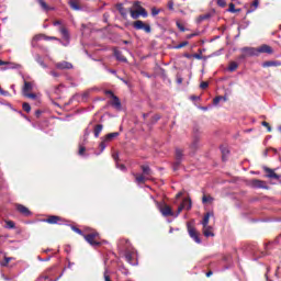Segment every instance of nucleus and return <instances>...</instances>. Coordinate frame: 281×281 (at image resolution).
I'll return each instance as SVG.
<instances>
[{
	"label": "nucleus",
	"instance_id": "nucleus-39",
	"mask_svg": "<svg viewBox=\"0 0 281 281\" xmlns=\"http://www.w3.org/2000/svg\"><path fill=\"white\" fill-rule=\"evenodd\" d=\"M228 12H240V10H236V7L234 5V3H231L229 4V8H228V10H227Z\"/></svg>",
	"mask_w": 281,
	"mask_h": 281
},
{
	"label": "nucleus",
	"instance_id": "nucleus-29",
	"mask_svg": "<svg viewBox=\"0 0 281 281\" xmlns=\"http://www.w3.org/2000/svg\"><path fill=\"white\" fill-rule=\"evenodd\" d=\"M278 65H280L278 61H266L262 64V67H278Z\"/></svg>",
	"mask_w": 281,
	"mask_h": 281
},
{
	"label": "nucleus",
	"instance_id": "nucleus-9",
	"mask_svg": "<svg viewBox=\"0 0 281 281\" xmlns=\"http://www.w3.org/2000/svg\"><path fill=\"white\" fill-rule=\"evenodd\" d=\"M265 172H267V178L268 179H280V176L273 171V169H270L268 167L263 168Z\"/></svg>",
	"mask_w": 281,
	"mask_h": 281
},
{
	"label": "nucleus",
	"instance_id": "nucleus-6",
	"mask_svg": "<svg viewBox=\"0 0 281 281\" xmlns=\"http://www.w3.org/2000/svg\"><path fill=\"white\" fill-rule=\"evenodd\" d=\"M244 56H258V48L244 47L241 48Z\"/></svg>",
	"mask_w": 281,
	"mask_h": 281
},
{
	"label": "nucleus",
	"instance_id": "nucleus-30",
	"mask_svg": "<svg viewBox=\"0 0 281 281\" xmlns=\"http://www.w3.org/2000/svg\"><path fill=\"white\" fill-rule=\"evenodd\" d=\"M102 133V125L99 124L94 127V137H100V134Z\"/></svg>",
	"mask_w": 281,
	"mask_h": 281
},
{
	"label": "nucleus",
	"instance_id": "nucleus-24",
	"mask_svg": "<svg viewBox=\"0 0 281 281\" xmlns=\"http://www.w3.org/2000/svg\"><path fill=\"white\" fill-rule=\"evenodd\" d=\"M115 137H120V133L114 132V133H110L105 136V142H111L112 139H115Z\"/></svg>",
	"mask_w": 281,
	"mask_h": 281
},
{
	"label": "nucleus",
	"instance_id": "nucleus-31",
	"mask_svg": "<svg viewBox=\"0 0 281 281\" xmlns=\"http://www.w3.org/2000/svg\"><path fill=\"white\" fill-rule=\"evenodd\" d=\"M8 65V69H16V65L0 59V66Z\"/></svg>",
	"mask_w": 281,
	"mask_h": 281
},
{
	"label": "nucleus",
	"instance_id": "nucleus-27",
	"mask_svg": "<svg viewBox=\"0 0 281 281\" xmlns=\"http://www.w3.org/2000/svg\"><path fill=\"white\" fill-rule=\"evenodd\" d=\"M130 14H131L132 19H134V20L139 19V11H137V10L130 9Z\"/></svg>",
	"mask_w": 281,
	"mask_h": 281
},
{
	"label": "nucleus",
	"instance_id": "nucleus-7",
	"mask_svg": "<svg viewBox=\"0 0 281 281\" xmlns=\"http://www.w3.org/2000/svg\"><path fill=\"white\" fill-rule=\"evenodd\" d=\"M42 38H45L46 41H56V37H45V35H35L32 40V47H36V43L38 41H42Z\"/></svg>",
	"mask_w": 281,
	"mask_h": 281
},
{
	"label": "nucleus",
	"instance_id": "nucleus-25",
	"mask_svg": "<svg viewBox=\"0 0 281 281\" xmlns=\"http://www.w3.org/2000/svg\"><path fill=\"white\" fill-rule=\"evenodd\" d=\"M252 188H267V187H265V181L262 180H252Z\"/></svg>",
	"mask_w": 281,
	"mask_h": 281
},
{
	"label": "nucleus",
	"instance_id": "nucleus-64",
	"mask_svg": "<svg viewBox=\"0 0 281 281\" xmlns=\"http://www.w3.org/2000/svg\"><path fill=\"white\" fill-rule=\"evenodd\" d=\"M261 124H262V126H266V128L269 126V123L265 122V121Z\"/></svg>",
	"mask_w": 281,
	"mask_h": 281
},
{
	"label": "nucleus",
	"instance_id": "nucleus-44",
	"mask_svg": "<svg viewBox=\"0 0 281 281\" xmlns=\"http://www.w3.org/2000/svg\"><path fill=\"white\" fill-rule=\"evenodd\" d=\"M159 12H161V10H159L157 8H151V15L153 16H157V14H159Z\"/></svg>",
	"mask_w": 281,
	"mask_h": 281
},
{
	"label": "nucleus",
	"instance_id": "nucleus-34",
	"mask_svg": "<svg viewBox=\"0 0 281 281\" xmlns=\"http://www.w3.org/2000/svg\"><path fill=\"white\" fill-rule=\"evenodd\" d=\"M15 224L12 221H5V228L7 229H14Z\"/></svg>",
	"mask_w": 281,
	"mask_h": 281
},
{
	"label": "nucleus",
	"instance_id": "nucleus-15",
	"mask_svg": "<svg viewBox=\"0 0 281 281\" xmlns=\"http://www.w3.org/2000/svg\"><path fill=\"white\" fill-rule=\"evenodd\" d=\"M10 260H12V258L5 257V255H1V252H0V265H1V267H8V265L10 263Z\"/></svg>",
	"mask_w": 281,
	"mask_h": 281
},
{
	"label": "nucleus",
	"instance_id": "nucleus-20",
	"mask_svg": "<svg viewBox=\"0 0 281 281\" xmlns=\"http://www.w3.org/2000/svg\"><path fill=\"white\" fill-rule=\"evenodd\" d=\"M69 5L72 10L80 11L82 8H80V4H78V0H69Z\"/></svg>",
	"mask_w": 281,
	"mask_h": 281
},
{
	"label": "nucleus",
	"instance_id": "nucleus-55",
	"mask_svg": "<svg viewBox=\"0 0 281 281\" xmlns=\"http://www.w3.org/2000/svg\"><path fill=\"white\" fill-rule=\"evenodd\" d=\"M85 150H86L85 147L80 146L79 147V155H85Z\"/></svg>",
	"mask_w": 281,
	"mask_h": 281
},
{
	"label": "nucleus",
	"instance_id": "nucleus-49",
	"mask_svg": "<svg viewBox=\"0 0 281 281\" xmlns=\"http://www.w3.org/2000/svg\"><path fill=\"white\" fill-rule=\"evenodd\" d=\"M115 56H116L117 60H122L123 63H126V58L120 56V53H115Z\"/></svg>",
	"mask_w": 281,
	"mask_h": 281
},
{
	"label": "nucleus",
	"instance_id": "nucleus-51",
	"mask_svg": "<svg viewBox=\"0 0 281 281\" xmlns=\"http://www.w3.org/2000/svg\"><path fill=\"white\" fill-rule=\"evenodd\" d=\"M116 168H119V170H122V171L126 170V166H124V165L116 164Z\"/></svg>",
	"mask_w": 281,
	"mask_h": 281
},
{
	"label": "nucleus",
	"instance_id": "nucleus-60",
	"mask_svg": "<svg viewBox=\"0 0 281 281\" xmlns=\"http://www.w3.org/2000/svg\"><path fill=\"white\" fill-rule=\"evenodd\" d=\"M221 150H222L223 155H227L229 153V150H227L225 148H222Z\"/></svg>",
	"mask_w": 281,
	"mask_h": 281
},
{
	"label": "nucleus",
	"instance_id": "nucleus-56",
	"mask_svg": "<svg viewBox=\"0 0 281 281\" xmlns=\"http://www.w3.org/2000/svg\"><path fill=\"white\" fill-rule=\"evenodd\" d=\"M8 91H4L3 89L0 88V95H8Z\"/></svg>",
	"mask_w": 281,
	"mask_h": 281
},
{
	"label": "nucleus",
	"instance_id": "nucleus-59",
	"mask_svg": "<svg viewBox=\"0 0 281 281\" xmlns=\"http://www.w3.org/2000/svg\"><path fill=\"white\" fill-rule=\"evenodd\" d=\"M50 76H54V78H58V72H56V71H50Z\"/></svg>",
	"mask_w": 281,
	"mask_h": 281
},
{
	"label": "nucleus",
	"instance_id": "nucleus-53",
	"mask_svg": "<svg viewBox=\"0 0 281 281\" xmlns=\"http://www.w3.org/2000/svg\"><path fill=\"white\" fill-rule=\"evenodd\" d=\"M74 232H76V234H79L80 236H85L82 234V232L80 231V228H76V227H72Z\"/></svg>",
	"mask_w": 281,
	"mask_h": 281
},
{
	"label": "nucleus",
	"instance_id": "nucleus-1",
	"mask_svg": "<svg viewBox=\"0 0 281 281\" xmlns=\"http://www.w3.org/2000/svg\"><path fill=\"white\" fill-rule=\"evenodd\" d=\"M85 240L91 245V247H100L102 243H100V234L98 232L89 233L83 235Z\"/></svg>",
	"mask_w": 281,
	"mask_h": 281
},
{
	"label": "nucleus",
	"instance_id": "nucleus-43",
	"mask_svg": "<svg viewBox=\"0 0 281 281\" xmlns=\"http://www.w3.org/2000/svg\"><path fill=\"white\" fill-rule=\"evenodd\" d=\"M188 45V42H182L180 44H178L177 46H175V49H181L183 47H186Z\"/></svg>",
	"mask_w": 281,
	"mask_h": 281
},
{
	"label": "nucleus",
	"instance_id": "nucleus-3",
	"mask_svg": "<svg viewBox=\"0 0 281 281\" xmlns=\"http://www.w3.org/2000/svg\"><path fill=\"white\" fill-rule=\"evenodd\" d=\"M187 227H188L189 236H190L191 238H193L194 241L198 243V245H201V238L199 237V233L196 232V228H195V227H192V224H191V223H188V224H187Z\"/></svg>",
	"mask_w": 281,
	"mask_h": 281
},
{
	"label": "nucleus",
	"instance_id": "nucleus-54",
	"mask_svg": "<svg viewBox=\"0 0 281 281\" xmlns=\"http://www.w3.org/2000/svg\"><path fill=\"white\" fill-rule=\"evenodd\" d=\"M41 65V67H43L44 69L47 68V65H45V63L41 59L37 60Z\"/></svg>",
	"mask_w": 281,
	"mask_h": 281
},
{
	"label": "nucleus",
	"instance_id": "nucleus-5",
	"mask_svg": "<svg viewBox=\"0 0 281 281\" xmlns=\"http://www.w3.org/2000/svg\"><path fill=\"white\" fill-rule=\"evenodd\" d=\"M260 54H273V48L267 44H263L257 48V55L260 56Z\"/></svg>",
	"mask_w": 281,
	"mask_h": 281
},
{
	"label": "nucleus",
	"instance_id": "nucleus-2",
	"mask_svg": "<svg viewBox=\"0 0 281 281\" xmlns=\"http://www.w3.org/2000/svg\"><path fill=\"white\" fill-rule=\"evenodd\" d=\"M134 30H144L146 34H150L153 32V29L150 27V24L144 23L142 20H137L133 23Z\"/></svg>",
	"mask_w": 281,
	"mask_h": 281
},
{
	"label": "nucleus",
	"instance_id": "nucleus-36",
	"mask_svg": "<svg viewBox=\"0 0 281 281\" xmlns=\"http://www.w3.org/2000/svg\"><path fill=\"white\" fill-rule=\"evenodd\" d=\"M22 108L23 111H25L26 113H30V111H32V106H30V103H23Z\"/></svg>",
	"mask_w": 281,
	"mask_h": 281
},
{
	"label": "nucleus",
	"instance_id": "nucleus-21",
	"mask_svg": "<svg viewBox=\"0 0 281 281\" xmlns=\"http://www.w3.org/2000/svg\"><path fill=\"white\" fill-rule=\"evenodd\" d=\"M142 170H143V175H145L146 177H153V170H150V167L144 165L142 166Z\"/></svg>",
	"mask_w": 281,
	"mask_h": 281
},
{
	"label": "nucleus",
	"instance_id": "nucleus-10",
	"mask_svg": "<svg viewBox=\"0 0 281 281\" xmlns=\"http://www.w3.org/2000/svg\"><path fill=\"white\" fill-rule=\"evenodd\" d=\"M16 210L18 212H20V214H23L24 216H30L32 214V212H30V209L22 204H18Z\"/></svg>",
	"mask_w": 281,
	"mask_h": 281
},
{
	"label": "nucleus",
	"instance_id": "nucleus-57",
	"mask_svg": "<svg viewBox=\"0 0 281 281\" xmlns=\"http://www.w3.org/2000/svg\"><path fill=\"white\" fill-rule=\"evenodd\" d=\"M177 25L181 32H186V29L180 23H177Z\"/></svg>",
	"mask_w": 281,
	"mask_h": 281
},
{
	"label": "nucleus",
	"instance_id": "nucleus-18",
	"mask_svg": "<svg viewBox=\"0 0 281 281\" xmlns=\"http://www.w3.org/2000/svg\"><path fill=\"white\" fill-rule=\"evenodd\" d=\"M59 32L63 36V38H65V41H67V44L69 43V31H67V29L60 26Z\"/></svg>",
	"mask_w": 281,
	"mask_h": 281
},
{
	"label": "nucleus",
	"instance_id": "nucleus-17",
	"mask_svg": "<svg viewBox=\"0 0 281 281\" xmlns=\"http://www.w3.org/2000/svg\"><path fill=\"white\" fill-rule=\"evenodd\" d=\"M180 205H183L184 210H192V200L183 199V201Z\"/></svg>",
	"mask_w": 281,
	"mask_h": 281
},
{
	"label": "nucleus",
	"instance_id": "nucleus-28",
	"mask_svg": "<svg viewBox=\"0 0 281 281\" xmlns=\"http://www.w3.org/2000/svg\"><path fill=\"white\" fill-rule=\"evenodd\" d=\"M37 3L41 5L42 10H49V5H47V2H45V0H37Z\"/></svg>",
	"mask_w": 281,
	"mask_h": 281
},
{
	"label": "nucleus",
	"instance_id": "nucleus-48",
	"mask_svg": "<svg viewBox=\"0 0 281 281\" xmlns=\"http://www.w3.org/2000/svg\"><path fill=\"white\" fill-rule=\"evenodd\" d=\"M183 210H186V209L183 207V205L180 204V206L178 207L177 214L173 216H179V214H181V212H183Z\"/></svg>",
	"mask_w": 281,
	"mask_h": 281
},
{
	"label": "nucleus",
	"instance_id": "nucleus-4",
	"mask_svg": "<svg viewBox=\"0 0 281 281\" xmlns=\"http://www.w3.org/2000/svg\"><path fill=\"white\" fill-rule=\"evenodd\" d=\"M158 210L162 214V216H175V212L169 205L161 206L158 204Z\"/></svg>",
	"mask_w": 281,
	"mask_h": 281
},
{
	"label": "nucleus",
	"instance_id": "nucleus-38",
	"mask_svg": "<svg viewBox=\"0 0 281 281\" xmlns=\"http://www.w3.org/2000/svg\"><path fill=\"white\" fill-rule=\"evenodd\" d=\"M221 100H223V97H215L213 100L214 106H218V103L221 102Z\"/></svg>",
	"mask_w": 281,
	"mask_h": 281
},
{
	"label": "nucleus",
	"instance_id": "nucleus-16",
	"mask_svg": "<svg viewBox=\"0 0 281 281\" xmlns=\"http://www.w3.org/2000/svg\"><path fill=\"white\" fill-rule=\"evenodd\" d=\"M258 5H260V1L255 0V1L250 4V9L247 11V14H251V12H256V10H258Z\"/></svg>",
	"mask_w": 281,
	"mask_h": 281
},
{
	"label": "nucleus",
	"instance_id": "nucleus-11",
	"mask_svg": "<svg viewBox=\"0 0 281 281\" xmlns=\"http://www.w3.org/2000/svg\"><path fill=\"white\" fill-rule=\"evenodd\" d=\"M60 221H61L60 216L50 215L47 220H45V223H49V225H58Z\"/></svg>",
	"mask_w": 281,
	"mask_h": 281
},
{
	"label": "nucleus",
	"instance_id": "nucleus-63",
	"mask_svg": "<svg viewBox=\"0 0 281 281\" xmlns=\"http://www.w3.org/2000/svg\"><path fill=\"white\" fill-rule=\"evenodd\" d=\"M194 36H196V34H189L187 35V38H194Z\"/></svg>",
	"mask_w": 281,
	"mask_h": 281
},
{
	"label": "nucleus",
	"instance_id": "nucleus-41",
	"mask_svg": "<svg viewBox=\"0 0 281 281\" xmlns=\"http://www.w3.org/2000/svg\"><path fill=\"white\" fill-rule=\"evenodd\" d=\"M103 278L105 281H111V277L109 276V269H105V271L103 273Z\"/></svg>",
	"mask_w": 281,
	"mask_h": 281
},
{
	"label": "nucleus",
	"instance_id": "nucleus-33",
	"mask_svg": "<svg viewBox=\"0 0 281 281\" xmlns=\"http://www.w3.org/2000/svg\"><path fill=\"white\" fill-rule=\"evenodd\" d=\"M238 69V64L236 61H232L228 66V70L236 71Z\"/></svg>",
	"mask_w": 281,
	"mask_h": 281
},
{
	"label": "nucleus",
	"instance_id": "nucleus-12",
	"mask_svg": "<svg viewBox=\"0 0 281 281\" xmlns=\"http://www.w3.org/2000/svg\"><path fill=\"white\" fill-rule=\"evenodd\" d=\"M55 67L57 69H71L74 67V65H71V63H69V61H61V63H57L55 65Z\"/></svg>",
	"mask_w": 281,
	"mask_h": 281
},
{
	"label": "nucleus",
	"instance_id": "nucleus-8",
	"mask_svg": "<svg viewBox=\"0 0 281 281\" xmlns=\"http://www.w3.org/2000/svg\"><path fill=\"white\" fill-rule=\"evenodd\" d=\"M136 183H146V181H150V177L139 173H134Z\"/></svg>",
	"mask_w": 281,
	"mask_h": 281
},
{
	"label": "nucleus",
	"instance_id": "nucleus-61",
	"mask_svg": "<svg viewBox=\"0 0 281 281\" xmlns=\"http://www.w3.org/2000/svg\"><path fill=\"white\" fill-rule=\"evenodd\" d=\"M193 58H196L198 60H201V55L195 54V55H193Z\"/></svg>",
	"mask_w": 281,
	"mask_h": 281
},
{
	"label": "nucleus",
	"instance_id": "nucleus-50",
	"mask_svg": "<svg viewBox=\"0 0 281 281\" xmlns=\"http://www.w3.org/2000/svg\"><path fill=\"white\" fill-rule=\"evenodd\" d=\"M200 87H201L202 89H207V87H210V83H207V81H203V82L200 85Z\"/></svg>",
	"mask_w": 281,
	"mask_h": 281
},
{
	"label": "nucleus",
	"instance_id": "nucleus-35",
	"mask_svg": "<svg viewBox=\"0 0 281 281\" xmlns=\"http://www.w3.org/2000/svg\"><path fill=\"white\" fill-rule=\"evenodd\" d=\"M176 157L179 161V159H181V157H183V150H181L180 148L176 149Z\"/></svg>",
	"mask_w": 281,
	"mask_h": 281
},
{
	"label": "nucleus",
	"instance_id": "nucleus-22",
	"mask_svg": "<svg viewBox=\"0 0 281 281\" xmlns=\"http://www.w3.org/2000/svg\"><path fill=\"white\" fill-rule=\"evenodd\" d=\"M112 105L115 106V109H122V102H120V98H117L116 95H112Z\"/></svg>",
	"mask_w": 281,
	"mask_h": 281
},
{
	"label": "nucleus",
	"instance_id": "nucleus-58",
	"mask_svg": "<svg viewBox=\"0 0 281 281\" xmlns=\"http://www.w3.org/2000/svg\"><path fill=\"white\" fill-rule=\"evenodd\" d=\"M177 82H178V85H182V82H183V78L178 77V78H177Z\"/></svg>",
	"mask_w": 281,
	"mask_h": 281
},
{
	"label": "nucleus",
	"instance_id": "nucleus-32",
	"mask_svg": "<svg viewBox=\"0 0 281 281\" xmlns=\"http://www.w3.org/2000/svg\"><path fill=\"white\" fill-rule=\"evenodd\" d=\"M212 201H214V198L211 195H203L202 198V203H212Z\"/></svg>",
	"mask_w": 281,
	"mask_h": 281
},
{
	"label": "nucleus",
	"instance_id": "nucleus-14",
	"mask_svg": "<svg viewBox=\"0 0 281 281\" xmlns=\"http://www.w3.org/2000/svg\"><path fill=\"white\" fill-rule=\"evenodd\" d=\"M211 216H214V213L209 212V213H206V214L204 215L203 221H202L203 227H210V217H211Z\"/></svg>",
	"mask_w": 281,
	"mask_h": 281
},
{
	"label": "nucleus",
	"instance_id": "nucleus-37",
	"mask_svg": "<svg viewBox=\"0 0 281 281\" xmlns=\"http://www.w3.org/2000/svg\"><path fill=\"white\" fill-rule=\"evenodd\" d=\"M35 281H52L48 276H41Z\"/></svg>",
	"mask_w": 281,
	"mask_h": 281
},
{
	"label": "nucleus",
	"instance_id": "nucleus-42",
	"mask_svg": "<svg viewBox=\"0 0 281 281\" xmlns=\"http://www.w3.org/2000/svg\"><path fill=\"white\" fill-rule=\"evenodd\" d=\"M192 148H199V138L195 137L191 144Z\"/></svg>",
	"mask_w": 281,
	"mask_h": 281
},
{
	"label": "nucleus",
	"instance_id": "nucleus-13",
	"mask_svg": "<svg viewBox=\"0 0 281 281\" xmlns=\"http://www.w3.org/2000/svg\"><path fill=\"white\" fill-rule=\"evenodd\" d=\"M135 7L138 8V14L139 16H143V19H146L148 16V11L142 5H139V2H135Z\"/></svg>",
	"mask_w": 281,
	"mask_h": 281
},
{
	"label": "nucleus",
	"instance_id": "nucleus-52",
	"mask_svg": "<svg viewBox=\"0 0 281 281\" xmlns=\"http://www.w3.org/2000/svg\"><path fill=\"white\" fill-rule=\"evenodd\" d=\"M168 8H169V10H175V2L169 1L168 2Z\"/></svg>",
	"mask_w": 281,
	"mask_h": 281
},
{
	"label": "nucleus",
	"instance_id": "nucleus-45",
	"mask_svg": "<svg viewBox=\"0 0 281 281\" xmlns=\"http://www.w3.org/2000/svg\"><path fill=\"white\" fill-rule=\"evenodd\" d=\"M25 98H30L31 100H36V94L35 93H24Z\"/></svg>",
	"mask_w": 281,
	"mask_h": 281
},
{
	"label": "nucleus",
	"instance_id": "nucleus-40",
	"mask_svg": "<svg viewBox=\"0 0 281 281\" xmlns=\"http://www.w3.org/2000/svg\"><path fill=\"white\" fill-rule=\"evenodd\" d=\"M106 140L105 138L100 143V148H101V153L104 151V149L106 148Z\"/></svg>",
	"mask_w": 281,
	"mask_h": 281
},
{
	"label": "nucleus",
	"instance_id": "nucleus-19",
	"mask_svg": "<svg viewBox=\"0 0 281 281\" xmlns=\"http://www.w3.org/2000/svg\"><path fill=\"white\" fill-rule=\"evenodd\" d=\"M202 232L206 238H210V236H214V233L212 232V226L203 227Z\"/></svg>",
	"mask_w": 281,
	"mask_h": 281
},
{
	"label": "nucleus",
	"instance_id": "nucleus-47",
	"mask_svg": "<svg viewBox=\"0 0 281 281\" xmlns=\"http://www.w3.org/2000/svg\"><path fill=\"white\" fill-rule=\"evenodd\" d=\"M211 16H212V14L206 13V14H204V15H201L200 19H201V21H205V20H207V19H211Z\"/></svg>",
	"mask_w": 281,
	"mask_h": 281
},
{
	"label": "nucleus",
	"instance_id": "nucleus-46",
	"mask_svg": "<svg viewBox=\"0 0 281 281\" xmlns=\"http://www.w3.org/2000/svg\"><path fill=\"white\" fill-rule=\"evenodd\" d=\"M217 5H220V8H225V5H227V2L225 0H217Z\"/></svg>",
	"mask_w": 281,
	"mask_h": 281
},
{
	"label": "nucleus",
	"instance_id": "nucleus-26",
	"mask_svg": "<svg viewBox=\"0 0 281 281\" xmlns=\"http://www.w3.org/2000/svg\"><path fill=\"white\" fill-rule=\"evenodd\" d=\"M32 89H33L32 82L25 81L23 87V93L25 94L27 93V91H32Z\"/></svg>",
	"mask_w": 281,
	"mask_h": 281
},
{
	"label": "nucleus",
	"instance_id": "nucleus-23",
	"mask_svg": "<svg viewBox=\"0 0 281 281\" xmlns=\"http://www.w3.org/2000/svg\"><path fill=\"white\" fill-rule=\"evenodd\" d=\"M116 10H119L121 16L126 18L127 12H126V9L124 8V4H121V3L116 4Z\"/></svg>",
	"mask_w": 281,
	"mask_h": 281
},
{
	"label": "nucleus",
	"instance_id": "nucleus-62",
	"mask_svg": "<svg viewBox=\"0 0 281 281\" xmlns=\"http://www.w3.org/2000/svg\"><path fill=\"white\" fill-rule=\"evenodd\" d=\"M182 195H183V193L179 192V193H177L176 199H181Z\"/></svg>",
	"mask_w": 281,
	"mask_h": 281
}]
</instances>
